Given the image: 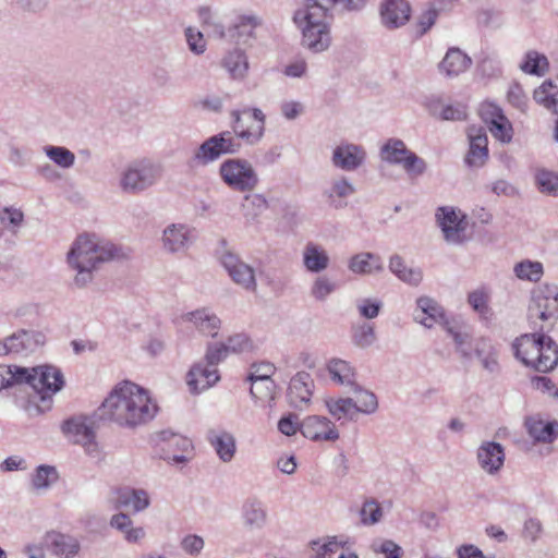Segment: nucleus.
<instances>
[{
  "label": "nucleus",
  "mask_w": 558,
  "mask_h": 558,
  "mask_svg": "<svg viewBox=\"0 0 558 558\" xmlns=\"http://www.w3.org/2000/svg\"><path fill=\"white\" fill-rule=\"evenodd\" d=\"M100 417H105L121 427L136 428L154 420L158 405L151 400L148 391L129 380H124L112 389L104 400Z\"/></svg>",
  "instance_id": "f257e3e1"
},
{
  "label": "nucleus",
  "mask_w": 558,
  "mask_h": 558,
  "mask_svg": "<svg viewBox=\"0 0 558 558\" xmlns=\"http://www.w3.org/2000/svg\"><path fill=\"white\" fill-rule=\"evenodd\" d=\"M118 252L113 244L100 242L96 235H78L66 254L68 265L75 271L73 284L80 289L87 287L93 282L95 271L104 263L114 259Z\"/></svg>",
  "instance_id": "f03ea898"
},
{
  "label": "nucleus",
  "mask_w": 558,
  "mask_h": 558,
  "mask_svg": "<svg viewBox=\"0 0 558 558\" xmlns=\"http://www.w3.org/2000/svg\"><path fill=\"white\" fill-rule=\"evenodd\" d=\"M332 13L318 5L315 0H299L298 9L293 13V22L301 29V44L314 53H320L331 46L330 26Z\"/></svg>",
  "instance_id": "7ed1b4c3"
},
{
  "label": "nucleus",
  "mask_w": 558,
  "mask_h": 558,
  "mask_svg": "<svg viewBox=\"0 0 558 558\" xmlns=\"http://www.w3.org/2000/svg\"><path fill=\"white\" fill-rule=\"evenodd\" d=\"M24 386L32 391L24 410L29 416H36L47 412L52 405V396L64 386V377L61 369L54 365H39L26 368L23 376Z\"/></svg>",
  "instance_id": "20e7f679"
},
{
  "label": "nucleus",
  "mask_w": 558,
  "mask_h": 558,
  "mask_svg": "<svg viewBox=\"0 0 558 558\" xmlns=\"http://www.w3.org/2000/svg\"><path fill=\"white\" fill-rule=\"evenodd\" d=\"M514 355L524 365L547 373L558 364V344L544 333H526L513 342Z\"/></svg>",
  "instance_id": "39448f33"
},
{
  "label": "nucleus",
  "mask_w": 558,
  "mask_h": 558,
  "mask_svg": "<svg viewBox=\"0 0 558 558\" xmlns=\"http://www.w3.org/2000/svg\"><path fill=\"white\" fill-rule=\"evenodd\" d=\"M161 175V165L150 159L134 160L121 172L119 187L125 194L137 195L154 186Z\"/></svg>",
  "instance_id": "423d86ee"
},
{
  "label": "nucleus",
  "mask_w": 558,
  "mask_h": 558,
  "mask_svg": "<svg viewBox=\"0 0 558 558\" xmlns=\"http://www.w3.org/2000/svg\"><path fill=\"white\" fill-rule=\"evenodd\" d=\"M527 317L535 329L544 330V323L553 326L558 320V286L543 283L532 292Z\"/></svg>",
  "instance_id": "0eeeda50"
},
{
  "label": "nucleus",
  "mask_w": 558,
  "mask_h": 558,
  "mask_svg": "<svg viewBox=\"0 0 558 558\" xmlns=\"http://www.w3.org/2000/svg\"><path fill=\"white\" fill-rule=\"evenodd\" d=\"M241 144L234 140L232 132L223 131L204 141L189 160L190 167L207 166L223 155L236 154Z\"/></svg>",
  "instance_id": "6e6552de"
},
{
  "label": "nucleus",
  "mask_w": 558,
  "mask_h": 558,
  "mask_svg": "<svg viewBox=\"0 0 558 558\" xmlns=\"http://www.w3.org/2000/svg\"><path fill=\"white\" fill-rule=\"evenodd\" d=\"M219 174L225 184L238 192L253 191L259 182L252 163L243 158L225 160L219 167Z\"/></svg>",
  "instance_id": "1a4fd4ad"
},
{
  "label": "nucleus",
  "mask_w": 558,
  "mask_h": 558,
  "mask_svg": "<svg viewBox=\"0 0 558 558\" xmlns=\"http://www.w3.org/2000/svg\"><path fill=\"white\" fill-rule=\"evenodd\" d=\"M379 155L383 161L401 166L411 178L422 175L427 169L425 160L408 149L399 138H389L381 146Z\"/></svg>",
  "instance_id": "9d476101"
},
{
  "label": "nucleus",
  "mask_w": 558,
  "mask_h": 558,
  "mask_svg": "<svg viewBox=\"0 0 558 558\" xmlns=\"http://www.w3.org/2000/svg\"><path fill=\"white\" fill-rule=\"evenodd\" d=\"M436 221L445 240L450 244H462L466 241L468 220L461 210L451 206H442L436 210Z\"/></svg>",
  "instance_id": "9b49d317"
},
{
  "label": "nucleus",
  "mask_w": 558,
  "mask_h": 558,
  "mask_svg": "<svg viewBox=\"0 0 558 558\" xmlns=\"http://www.w3.org/2000/svg\"><path fill=\"white\" fill-rule=\"evenodd\" d=\"M97 428V418L95 416H77L66 420L62 425V432L65 437L75 444H80L90 450L97 449L95 444V433Z\"/></svg>",
  "instance_id": "f8f14e48"
},
{
  "label": "nucleus",
  "mask_w": 558,
  "mask_h": 558,
  "mask_svg": "<svg viewBox=\"0 0 558 558\" xmlns=\"http://www.w3.org/2000/svg\"><path fill=\"white\" fill-rule=\"evenodd\" d=\"M45 343V335L36 330L21 329L0 341V356L29 353Z\"/></svg>",
  "instance_id": "ddd939ff"
},
{
  "label": "nucleus",
  "mask_w": 558,
  "mask_h": 558,
  "mask_svg": "<svg viewBox=\"0 0 558 558\" xmlns=\"http://www.w3.org/2000/svg\"><path fill=\"white\" fill-rule=\"evenodd\" d=\"M220 263L232 281L246 291L255 292L257 282L254 269L230 252L223 253Z\"/></svg>",
  "instance_id": "4468645a"
},
{
  "label": "nucleus",
  "mask_w": 558,
  "mask_h": 558,
  "mask_svg": "<svg viewBox=\"0 0 558 558\" xmlns=\"http://www.w3.org/2000/svg\"><path fill=\"white\" fill-rule=\"evenodd\" d=\"M314 380L306 372L296 373L290 380L288 388V401L291 407L298 410L305 409L313 395Z\"/></svg>",
  "instance_id": "2eb2a0df"
},
{
  "label": "nucleus",
  "mask_w": 558,
  "mask_h": 558,
  "mask_svg": "<svg viewBox=\"0 0 558 558\" xmlns=\"http://www.w3.org/2000/svg\"><path fill=\"white\" fill-rule=\"evenodd\" d=\"M301 433L305 438L319 441H333L339 438L335 424L325 416L312 415L301 423Z\"/></svg>",
  "instance_id": "dca6fc26"
},
{
  "label": "nucleus",
  "mask_w": 558,
  "mask_h": 558,
  "mask_svg": "<svg viewBox=\"0 0 558 558\" xmlns=\"http://www.w3.org/2000/svg\"><path fill=\"white\" fill-rule=\"evenodd\" d=\"M411 16V7L405 0H384L380 19L385 27L395 29L403 26Z\"/></svg>",
  "instance_id": "f3484780"
},
{
  "label": "nucleus",
  "mask_w": 558,
  "mask_h": 558,
  "mask_svg": "<svg viewBox=\"0 0 558 558\" xmlns=\"http://www.w3.org/2000/svg\"><path fill=\"white\" fill-rule=\"evenodd\" d=\"M220 379L217 367L205 361L194 364L187 373V385L194 393L202 392Z\"/></svg>",
  "instance_id": "a211bd4d"
},
{
  "label": "nucleus",
  "mask_w": 558,
  "mask_h": 558,
  "mask_svg": "<svg viewBox=\"0 0 558 558\" xmlns=\"http://www.w3.org/2000/svg\"><path fill=\"white\" fill-rule=\"evenodd\" d=\"M365 150L355 144H341L332 151V163L344 171H354L364 163Z\"/></svg>",
  "instance_id": "6ab92c4d"
},
{
  "label": "nucleus",
  "mask_w": 558,
  "mask_h": 558,
  "mask_svg": "<svg viewBox=\"0 0 558 558\" xmlns=\"http://www.w3.org/2000/svg\"><path fill=\"white\" fill-rule=\"evenodd\" d=\"M162 247L169 253L185 252L192 242V230L183 223H172L162 232Z\"/></svg>",
  "instance_id": "aec40b11"
},
{
  "label": "nucleus",
  "mask_w": 558,
  "mask_h": 558,
  "mask_svg": "<svg viewBox=\"0 0 558 558\" xmlns=\"http://www.w3.org/2000/svg\"><path fill=\"white\" fill-rule=\"evenodd\" d=\"M470 149L465 157V163L470 167H482L487 157V135L483 128L472 125L468 129Z\"/></svg>",
  "instance_id": "412c9836"
},
{
  "label": "nucleus",
  "mask_w": 558,
  "mask_h": 558,
  "mask_svg": "<svg viewBox=\"0 0 558 558\" xmlns=\"http://www.w3.org/2000/svg\"><path fill=\"white\" fill-rule=\"evenodd\" d=\"M183 319L191 323L201 335L206 337H217L221 327L220 318L207 307L189 312Z\"/></svg>",
  "instance_id": "4be33fe9"
},
{
  "label": "nucleus",
  "mask_w": 558,
  "mask_h": 558,
  "mask_svg": "<svg viewBox=\"0 0 558 558\" xmlns=\"http://www.w3.org/2000/svg\"><path fill=\"white\" fill-rule=\"evenodd\" d=\"M260 25V20L254 14L238 15L226 29V37L235 44H246L254 37V32Z\"/></svg>",
  "instance_id": "5701e85b"
},
{
  "label": "nucleus",
  "mask_w": 558,
  "mask_h": 558,
  "mask_svg": "<svg viewBox=\"0 0 558 558\" xmlns=\"http://www.w3.org/2000/svg\"><path fill=\"white\" fill-rule=\"evenodd\" d=\"M527 434L535 441L553 442L558 437V422L544 421L542 417L529 416L524 422Z\"/></svg>",
  "instance_id": "b1692460"
},
{
  "label": "nucleus",
  "mask_w": 558,
  "mask_h": 558,
  "mask_svg": "<svg viewBox=\"0 0 558 558\" xmlns=\"http://www.w3.org/2000/svg\"><path fill=\"white\" fill-rule=\"evenodd\" d=\"M44 543L52 554L65 558L75 556L80 549L77 539L54 531L48 532L45 535Z\"/></svg>",
  "instance_id": "393cba45"
},
{
  "label": "nucleus",
  "mask_w": 558,
  "mask_h": 558,
  "mask_svg": "<svg viewBox=\"0 0 558 558\" xmlns=\"http://www.w3.org/2000/svg\"><path fill=\"white\" fill-rule=\"evenodd\" d=\"M417 307L414 312L415 322L427 328L440 323L444 318L442 307L432 298L421 296L416 301Z\"/></svg>",
  "instance_id": "a878e982"
},
{
  "label": "nucleus",
  "mask_w": 558,
  "mask_h": 558,
  "mask_svg": "<svg viewBox=\"0 0 558 558\" xmlns=\"http://www.w3.org/2000/svg\"><path fill=\"white\" fill-rule=\"evenodd\" d=\"M348 268L355 275H372L381 272L384 264L380 256L371 252H362L349 259Z\"/></svg>",
  "instance_id": "bb28decb"
},
{
  "label": "nucleus",
  "mask_w": 558,
  "mask_h": 558,
  "mask_svg": "<svg viewBox=\"0 0 558 558\" xmlns=\"http://www.w3.org/2000/svg\"><path fill=\"white\" fill-rule=\"evenodd\" d=\"M472 60L459 48H450L439 64L440 72L446 76L453 77L465 72Z\"/></svg>",
  "instance_id": "cd10ccee"
},
{
  "label": "nucleus",
  "mask_w": 558,
  "mask_h": 558,
  "mask_svg": "<svg viewBox=\"0 0 558 558\" xmlns=\"http://www.w3.org/2000/svg\"><path fill=\"white\" fill-rule=\"evenodd\" d=\"M154 441L162 451L186 452L194 449V445L187 437L171 430H161L155 435Z\"/></svg>",
  "instance_id": "c85d7f7f"
},
{
  "label": "nucleus",
  "mask_w": 558,
  "mask_h": 558,
  "mask_svg": "<svg viewBox=\"0 0 558 558\" xmlns=\"http://www.w3.org/2000/svg\"><path fill=\"white\" fill-rule=\"evenodd\" d=\"M327 371L331 380L338 385L349 386L353 388L356 373L354 367L347 361L341 359H331L327 363Z\"/></svg>",
  "instance_id": "c756f323"
},
{
  "label": "nucleus",
  "mask_w": 558,
  "mask_h": 558,
  "mask_svg": "<svg viewBox=\"0 0 558 558\" xmlns=\"http://www.w3.org/2000/svg\"><path fill=\"white\" fill-rule=\"evenodd\" d=\"M244 525L251 530L263 529L267 522L264 504L257 499H247L242 507Z\"/></svg>",
  "instance_id": "7c9ffc66"
},
{
  "label": "nucleus",
  "mask_w": 558,
  "mask_h": 558,
  "mask_svg": "<svg viewBox=\"0 0 558 558\" xmlns=\"http://www.w3.org/2000/svg\"><path fill=\"white\" fill-rule=\"evenodd\" d=\"M222 66L233 80H243L248 71L247 56L243 50L235 48L225 56Z\"/></svg>",
  "instance_id": "2f4dec72"
},
{
  "label": "nucleus",
  "mask_w": 558,
  "mask_h": 558,
  "mask_svg": "<svg viewBox=\"0 0 558 558\" xmlns=\"http://www.w3.org/2000/svg\"><path fill=\"white\" fill-rule=\"evenodd\" d=\"M149 506V498L145 490L124 488L118 492L117 508H131L135 512L143 511Z\"/></svg>",
  "instance_id": "473e14b6"
},
{
  "label": "nucleus",
  "mask_w": 558,
  "mask_h": 558,
  "mask_svg": "<svg viewBox=\"0 0 558 558\" xmlns=\"http://www.w3.org/2000/svg\"><path fill=\"white\" fill-rule=\"evenodd\" d=\"M232 118V132L245 143L250 145H255L262 138V126L259 125H248L243 120L241 112L239 110H233L231 112Z\"/></svg>",
  "instance_id": "72a5a7b5"
},
{
  "label": "nucleus",
  "mask_w": 558,
  "mask_h": 558,
  "mask_svg": "<svg viewBox=\"0 0 558 558\" xmlns=\"http://www.w3.org/2000/svg\"><path fill=\"white\" fill-rule=\"evenodd\" d=\"M303 264L311 272H320L329 265V256L315 243H307L303 252Z\"/></svg>",
  "instance_id": "f704fd0d"
},
{
  "label": "nucleus",
  "mask_w": 558,
  "mask_h": 558,
  "mask_svg": "<svg viewBox=\"0 0 558 558\" xmlns=\"http://www.w3.org/2000/svg\"><path fill=\"white\" fill-rule=\"evenodd\" d=\"M389 269L401 281L411 286H417L423 279V272L420 268L408 267L404 259L397 254L390 257Z\"/></svg>",
  "instance_id": "c9c22d12"
},
{
  "label": "nucleus",
  "mask_w": 558,
  "mask_h": 558,
  "mask_svg": "<svg viewBox=\"0 0 558 558\" xmlns=\"http://www.w3.org/2000/svg\"><path fill=\"white\" fill-rule=\"evenodd\" d=\"M268 208V202L264 195L255 193L244 196L241 209L246 222L257 221L258 217Z\"/></svg>",
  "instance_id": "e433bc0d"
},
{
  "label": "nucleus",
  "mask_w": 558,
  "mask_h": 558,
  "mask_svg": "<svg viewBox=\"0 0 558 558\" xmlns=\"http://www.w3.org/2000/svg\"><path fill=\"white\" fill-rule=\"evenodd\" d=\"M515 277L520 280L538 282L544 275V266L541 262L523 259L513 267Z\"/></svg>",
  "instance_id": "4c0bfd02"
},
{
  "label": "nucleus",
  "mask_w": 558,
  "mask_h": 558,
  "mask_svg": "<svg viewBox=\"0 0 558 558\" xmlns=\"http://www.w3.org/2000/svg\"><path fill=\"white\" fill-rule=\"evenodd\" d=\"M558 87L553 81L547 80L541 86L534 90V99L536 102L543 105L547 109L551 110L553 113L558 111Z\"/></svg>",
  "instance_id": "58836bf2"
},
{
  "label": "nucleus",
  "mask_w": 558,
  "mask_h": 558,
  "mask_svg": "<svg viewBox=\"0 0 558 558\" xmlns=\"http://www.w3.org/2000/svg\"><path fill=\"white\" fill-rule=\"evenodd\" d=\"M355 193V187L353 184L347 180L345 178H340L332 181L330 189L324 192V196L327 197L330 205L335 208L343 207V204L336 201L338 198H344Z\"/></svg>",
  "instance_id": "ea45409f"
},
{
  "label": "nucleus",
  "mask_w": 558,
  "mask_h": 558,
  "mask_svg": "<svg viewBox=\"0 0 558 558\" xmlns=\"http://www.w3.org/2000/svg\"><path fill=\"white\" fill-rule=\"evenodd\" d=\"M327 409L336 420H353L356 414L354 400L351 398L330 399L326 401Z\"/></svg>",
  "instance_id": "a19ab883"
},
{
  "label": "nucleus",
  "mask_w": 558,
  "mask_h": 558,
  "mask_svg": "<svg viewBox=\"0 0 558 558\" xmlns=\"http://www.w3.org/2000/svg\"><path fill=\"white\" fill-rule=\"evenodd\" d=\"M207 440L215 449L216 453H235V439L228 432L209 430L207 434Z\"/></svg>",
  "instance_id": "79ce46f5"
},
{
  "label": "nucleus",
  "mask_w": 558,
  "mask_h": 558,
  "mask_svg": "<svg viewBox=\"0 0 558 558\" xmlns=\"http://www.w3.org/2000/svg\"><path fill=\"white\" fill-rule=\"evenodd\" d=\"M251 383L250 392L254 399L260 402H271L276 395V384L272 379L247 378Z\"/></svg>",
  "instance_id": "37998d69"
},
{
  "label": "nucleus",
  "mask_w": 558,
  "mask_h": 558,
  "mask_svg": "<svg viewBox=\"0 0 558 558\" xmlns=\"http://www.w3.org/2000/svg\"><path fill=\"white\" fill-rule=\"evenodd\" d=\"M535 182L541 193L558 196V173L541 168L535 172Z\"/></svg>",
  "instance_id": "c03bdc74"
},
{
  "label": "nucleus",
  "mask_w": 558,
  "mask_h": 558,
  "mask_svg": "<svg viewBox=\"0 0 558 558\" xmlns=\"http://www.w3.org/2000/svg\"><path fill=\"white\" fill-rule=\"evenodd\" d=\"M375 328L372 324L362 323L352 327V342L355 347L366 349L376 341Z\"/></svg>",
  "instance_id": "a18cd8bd"
},
{
  "label": "nucleus",
  "mask_w": 558,
  "mask_h": 558,
  "mask_svg": "<svg viewBox=\"0 0 558 558\" xmlns=\"http://www.w3.org/2000/svg\"><path fill=\"white\" fill-rule=\"evenodd\" d=\"M46 156L62 169H69L75 163V155L63 146L47 145L44 147Z\"/></svg>",
  "instance_id": "49530a36"
},
{
  "label": "nucleus",
  "mask_w": 558,
  "mask_h": 558,
  "mask_svg": "<svg viewBox=\"0 0 558 558\" xmlns=\"http://www.w3.org/2000/svg\"><path fill=\"white\" fill-rule=\"evenodd\" d=\"M352 390L355 392L356 413L372 414L377 410L378 401L375 393L362 389L359 385H355Z\"/></svg>",
  "instance_id": "de8ad7c7"
},
{
  "label": "nucleus",
  "mask_w": 558,
  "mask_h": 558,
  "mask_svg": "<svg viewBox=\"0 0 558 558\" xmlns=\"http://www.w3.org/2000/svg\"><path fill=\"white\" fill-rule=\"evenodd\" d=\"M475 353L483 368L492 374L499 372L498 354L493 345L483 341L482 347H476Z\"/></svg>",
  "instance_id": "09e8293b"
},
{
  "label": "nucleus",
  "mask_w": 558,
  "mask_h": 558,
  "mask_svg": "<svg viewBox=\"0 0 558 558\" xmlns=\"http://www.w3.org/2000/svg\"><path fill=\"white\" fill-rule=\"evenodd\" d=\"M25 374L26 367L0 365V390L14 385H24L23 376Z\"/></svg>",
  "instance_id": "8fccbe9b"
},
{
  "label": "nucleus",
  "mask_w": 558,
  "mask_h": 558,
  "mask_svg": "<svg viewBox=\"0 0 558 558\" xmlns=\"http://www.w3.org/2000/svg\"><path fill=\"white\" fill-rule=\"evenodd\" d=\"M59 474L54 466L39 465L33 476V487L37 490L47 489L58 481Z\"/></svg>",
  "instance_id": "3c124183"
},
{
  "label": "nucleus",
  "mask_w": 558,
  "mask_h": 558,
  "mask_svg": "<svg viewBox=\"0 0 558 558\" xmlns=\"http://www.w3.org/2000/svg\"><path fill=\"white\" fill-rule=\"evenodd\" d=\"M489 292L485 288L476 289L469 293L468 303L483 318H487L490 314L488 306Z\"/></svg>",
  "instance_id": "603ef678"
},
{
  "label": "nucleus",
  "mask_w": 558,
  "mask_h": 558,
  "mask_svg": "<svg viewBox=\"0 0 558 558\" xmlns=\"http://www.w3.org/2000/svg\"><path fill=\"white\" fill-rule=\"evenodd\" d=\"M547 66L548 61L545 56L539 54L536 51H530L526 53L525 61L521 65V69L526 73L539 75L544 73V68Z\"/></svg>",
  "instance_id": "864d4df0"
},
{
  "label": "nucleus",
  "mask_w": 558,
  "mask_h": 558,
  "mask_svg": "<svg viewBox=\"0 0 558 558\" xmlns=\"http://www.w3.org/2000/svg\"><path fill=\"white\" fill-rule=\"evenodd\" d=\"M336 290V283L326 276H319L315 279L311 294L318 301H324Z\"/></svg>",
  "instance_id": "5fc2aeb1"
},
{
  "label": "nucleus",
  "mask_w": 558,
  "mask_h": 558,
  "mask_svg": "<svg viewBox=\"0 0 558 558\" xmlns=\"http://www.w3.org/2000/svg\"><path fill=\"white\" fill-rule=\"evenodd\" d=\"M198 19L204 26L213 28L219 38L226 37V28L221 23L216 22L215 15L209 7H199L197 10Z\"/></svg>",
  "instance_id": "6e6d98bb"
},
{
  "label": "nucleus",
  "mask_w": 558,
  "mask_h": 558,
  "mask_svg": "<svg viewBox=\"0 0 558 558\" xmlns=\"http://www.w3.org/2000/svg\"><path fill=\"white\" fill-rule=\"evenodd\" d=\"M229 355L228 349H226L222 342H211L207 344L204 361L214 367L227 359Z\"/></svg>",
  "instance_id": "4d7b16f0"
},
{
  "label": "nucleus",
  "mask_w": 558,
  "mask_h": 558,
  "mask_svg": "<svg viewBox=\"0 0 558 558\" xmlns=\"http://www.w3.org/2000/svg\"><path fill=\"white\" fill-rule=\"evenodd\" d=\"M361 520L366 525H373L380 521L383 510L379 504L375 500L365 501L361 509Z\"/></svg>",
  "instance_id": "13d9d810"
},
{
  "label": "nucleus",
  "mask_w": 558,
  "mask_h": 558,
  "mask_svg": "<svg viewBox=\"0 0 558 558\" xmlns=\"http://www.w3.org/2000/svg\"><path fill=\"white\" fill-rule=\"evenodd\" d=\"M489 131L501 142L508 143L511 141V125L505 116H502L500 120H494L489 125Z\"/></svg>",
  "instance_id": "bf43d9fd"
},
{
  "label": "nucleus",
  "mask_w": 558,
  "mask_h": 558,
  "mask_svg": "<svg viewBox=\"0 0 558 558\" xmlns=\"http://www.w3.org/2000/svg\"><path fill=\"white\" fill-rule=\"evenodd\" d=\"M24 220V214L21 209L5 207L0 213V221L5 228H17Z\"/></svg>",
  "instance_id": "052dcab7"
},
{
  "label": "nucleus",
  "mask_w": 558,
  "mask_h": 558,
  "mask_svg": "<svg viewBox=\"0 0 558 558\" xmlns=\"http://www.w3.org/2000/svg\"><path fill=\"white\" fill-rule=\"evenodd\" d=\"M383 302L377 299H363L357 304L360 315L366 319L377 317Z\"/></svg>",
  "instance_id": "680f3d73"
},
{
  "label": "nucleus",
  "mask_w": 558,
  "mask_h": 558,
  "mask_svg": "<svg viewBox=\"0 0 558 558\" xmlns=\"http://www.w3.org/2000/svg\"><path fill=\"white\" fill-rule=\"evenodd\" d=\"M185 37L192 52L202 54L206 50V43L199 31H196L193 27H187L185 29Z\"/></svg>",
  "instance_id": "e2e57ef3"
},
{
  "label": "nucleus",
  "mask_w": 558,
  "mask_h": 558,
  "mask_svg": "<svg viewBox=\"0 0 558 558\" xmlns=\"http://www.w3.org/2000/svg\"><path fill=\"white\" fill-rule=\"evenodd\" d=\"M228 349L229 354L231 353H241L251 348V342L248 338L243 333H236L227 339L226 342H222Z\"/></svg>",
  "instance_id": "0e129e2a"
},
{
  "label": "nucleus",
  "mask_w": 558,
  "mask_h": 558,
  "mask_svg": "<svg viewBox=\"0 0 558 558\" xmlns=\"http://www.w3.org/2000/svg\"><path fill=\"white\" fill-rule=\"evenodd\" d=\"M478 465L488 474H495L505 463V456H477Z\"/></svg>",
  "instance_id": "69168bd1"
},
{
  "label": "nucleus",
  "mask_w": 558,
  "mask_h": 558,
  "mask_svg": "<svg viewBox=\"0 0 558 558\" xmlns=\"http://www.w3.org/2000/svg\"><path fill=\"white\" fill-rule=\"evenodd\" d=\"M301 423L298 415L290 413L279 420L278 429L283 435L292 436L296 432H301Z\"/></svg>",
  "instance_id": "338daca9"
},
{
  "label": "nucleus",
  "mask_w": 558,
  "mask_h": 558,
  "mask_svg": "<svg viewBox=\"0 0 558 558\" xmlns=\"http://www.w3.org/2000/svg\"><path fill=\"white\" fill-rule=\"evenodd\" d=\"M373 548L376 553L385 555V558H401L402 556V548L390 539L374 544Z\"/></svg>",
  "instance_id": "774afa93"
}]
</instances>
